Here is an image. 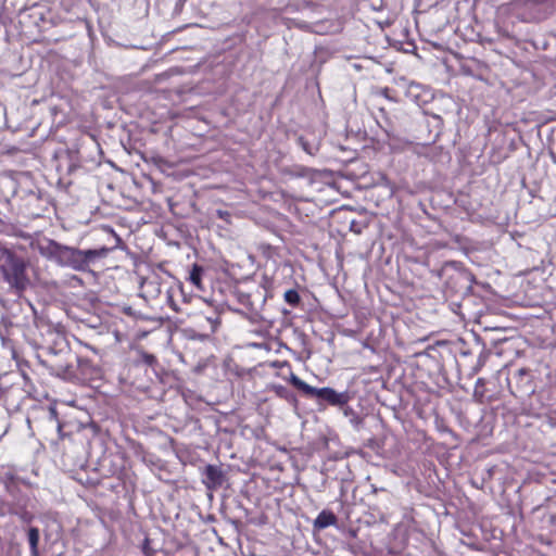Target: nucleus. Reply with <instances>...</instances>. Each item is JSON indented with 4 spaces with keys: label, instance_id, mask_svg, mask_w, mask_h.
<instances>
[{
    "label": "nucleus",
    "instance_id": "nucleus-17",
    "mask_svg": "<svg viewBox=\"0 0 556 556\" xmlns=\"http://www.w3.org/2000/svg\"><path fill=\"white\" fill-rule=\"evenodd\" d=\"M169 299V302H170V307L175 311V312H178L179 309L176 307L172 296L168 298Z\"/></svg>",
    "mask_w": 556,
    "mask_h": 556
},
{
    "label": "nucleus",
    "instance_id": "nucleus-1",
    "mask_svg": "<svg viewBox=\"0 0 556 556\" xmlns=\"http://www.w3.org/2000/svg\"><path fill=\"white\" fill-rule=\"evenodd\" d=\"M111 249L102 247L100 249L79 250L65 245H56V255L60 262L75 270L85 271L97 260L104 258Z\"/></svg>",
    "mask_w": 556,
    "mask_h": 556
},
{
    "label": "nucleus",
    "instance_id": "nucleus-14",
    "mask_svg": "<svg viewBox=\"0 0 556 556\" xmlns=\"http://www.w3.org/2000/svg\"><path fill=\"white\" fill-rule=\"evenodd\" d=\"M141 552L144 556H155L156 549L152 547V542L149 538H146L141 545Z\"/></svg>",
    "mask_w": 556,
    "mask_h": 556
},
{
    "label": "nucleus",
    "instance_id": "nucleus-8",
    "mask_svg": "<svg viewBox=\"0 0 556 556\" xmlns=\"http://www.w3.org/2000/svg\"><path fill=\"white\" fill-rule=\"evenodd\" d=\"M28 542L30 546V553L33 556H38V544H39V529L36 527H30L27 532Z\"/></svg>",
    "mask_w": 556,
    "mask_h": 556
},
{
    "label": "nucleus",
    "instance_id": "nucleus-16",
    "mask_svg": "<svg viewBox=\"0 0 556 556\" xmlns=\"http://www.w3.org/2000/svg\"><path fill=\"white\" fill-rule=\"evenodd\" d=\"M217 216L222 219H228L230 217V214L227 211L218 210Z\"/></svg>",
    "mask_w": 556,
    "mask_h": 556
},
{
    "label": "nucleus",
    "instance_id": "nucleus-19",
    "mask_svg": "<svg viewBox=\"0 0 556 556\" xmlns=\"http://www.w3.org/2000/svg\"><path fill=\"white\" fill-rule=\"evenodd\" d=\"M150 285H152V283H151V282L143 281V282H142V288H144L146 286H150Z\"/></svg>",
    "mask_w": 556,
    "mask_h": 556
},
{
    "label": "nucleus",
    "instance_id": "nucleus-18",
    "mask_svg": "<svg viewBox=\"0 0 556 556\" xmlns=\"http://www.w3.org/2000/svg\"><path fill=\"white\" fill-rule=\"evenodd\" d=\"M389 88H384L381 90V94H383L386 98H388Z\"/></svg>",
    "mask_w": 556,
    "mask_h": 556
},
{
    "label": "nucleus",
    "instance_id": "nucleus-11",
    "mask_svg": "<svg viewBox=\"0 0 556 556\" xmlns=\"http://www.w3.org/2000/svg\"><path fill=\"white\" fill-rule=\"evenodd\" d=\"M50 419L56 421L58 424V433L59 439L64 441L66 438H70V434L64 432V425L59 420V414L58 410L54 407H50Z\"/></svg>",
    "mask_w": 556,
    "mask_h": 556
},
{
    "label": "nucleus",
    "instance_id": "nucleus-4",
    "mask_svg": "<svg viewBox=\"0 0 556 556\" xmlns=\"http://www.w3.org/2000/svg\"><path fill=\"white\" fill-rule=\"evenodd\" d=\"M202 483L208 492H215L220 489L224 483L227 481L226 472L223 470L222 466L206 465L202 472Z\"/></svg>",
    "mask_w": 556,
    "mask_h": 556
},
{
    "label": "nucleus",
    "instance_id": "nucleus-3",
    "mask_svg": "<svg viewBox=\"0 0 556 556\" xmlns=\"http://www.w3.org/2000/svg\"><path fill=\"white\" fill-rule=\"evenodd\" d=\"M289 382L300 392H302L307 397H316L317 400L325 402L331 406H344L349 403L350 396L346 392H337L334 389L325 387V388H315L303 381L295 374L291 372L289 377Z\"/></svg>",
    "mask_w": 556,
    "mask_h": 556
},
{
    "label": "nucleus",
    "instance_id": "nucleus-7",
    "mask_svg": "<svg viewBox=\"0 0 556 556\" xmlns=\"http://www.w3.org/2000/svg\"><path fill=\"white\" fill-rule=\"evenodd\" d=\"M204 269L202 266L198 264H193L192 268L189 273V281L200 291L203 290L202 286V276H203Z\"/></svg>",
    "mask_w": 556,
    "mask_h": 556
},
{
    "label": "nucleus",
    "instance_id": "nucleus-13",
    "mask_svg": "<svg viewBox=\"0 0 556 556\" xmlns=\"http://www.w3.org/2000/svg\"><path fill=\"white\" fill-rule=\"evenodd\" d=\"M484 386H485V379L484 378H478L476 381L475 390H473V396L479 403H484Z\"/></svg>",
    "mask_w": 556,
    "mask_h": 556
},
{
    "label": "nucleus",
    "instance_id": "nucleus-15",
    "mask_svg": "<svg viewBox=\"0 0 556 556\" xmlns=\"http://www.w3.org/2000/svg\"><path fill=\"white\" fill-rule=\"evenodd\" d=\"M141 359L148 366H153L156 363V357L153 354H149L147 352L141 353Z\"/></svg>",
    "mask_w": 556,
    "mask_h": 556
},
{
    "label": "nucleus",
    "instance_id": "nucleus-9",
    "mask_svg": "<svg viewBox=\"0 0 556 556\" xmlns=\"http://www.w3.org/2000/svg\"><path fill=\"white\" fill-rule=\"evenodd\" d=\"M77 366L84 376L92 377V375L97 371V368L92 362L85 357H77Z\"/></svg>",
    "mask_w": 556,
    "mask_h": 556
},
{
    "label": "nucleus",
    "instance_id": "nucleus-5",
    "mask_svg": "<svg viewBox=\"0 0 556 556\" xmlns=\"http://www.w3.org/2000/svg\"><path fill=\"white\" fill-rule=\"evenodd\" d=\"M513 380L515 381V384H516V390H511V393L514 395L517 396L518 393L526 394V393H530L533 391L532 375H531L530 369H527V368L518 369L514 374Z\"/></svg>",
    "mask_w": 556,
    "mask_h": 556
},
{
    "label": "nucleus",
    "instance_id": "nucleus-12",
    "mask_svg": "<svg viewBox=\"0 0 556 556\" xmlns=\"http://www.w3.org/2000/svg\"><path fill=\"white\" fill-rule=\"evenodd\" d=\"M285 301L292 307H296L301 303V296L295 289H289L283 294Z\"/></svg>",
    "mask_w": 556,
    "mask_h": 556
},
{
    "label": "nucleus",
    "instance_id": "nucleus-6",
    "mask_svg": "<svg viewBox=\"0 0 556 556\" xmlns=\"http://www.w3.org/2000/svg\"><path fill=\"white\" fill-rule=\"evenodd\" d=\"M338 522L337 516L328 509L321 510L314 521V527L316 529H325L330 526H336Z\"/></svg>",
    "mask_w": 556,
    "mask_h": 556
},
{
    "label": "nucleus",
    "instance_id": "nucleus-2",
    "mask_svg": "<svg viewBox=\"0 0 556 556\" xmlns=\"http://www.w3.org/2000/svg\"><path fill=\"white\" fill-rule=\"evenodd\" d=\"M1 258L0 273L4 281L18 292L24 291L29 285L26 261L10 250H4Z\"/></svg>",
    "mask_w": 556,
    "mask_h": 556
},
{
    "label": "nucleus",
    "instance_id": "nucleus-10",
    "mask_svg": "<svg viewBox=\"0 0 556 556\" xmlns=\"http://www.w3.org/2000/svg\"><path fill=\"white\" fill-rule=\"evenodd\" d=\"M257 251L266 260H274L275 257L278 256V249L269 243H260L257 247Z\"/></svg>",
    "mask_w": 556,
    "mask_h": 556
}]
</instances>
